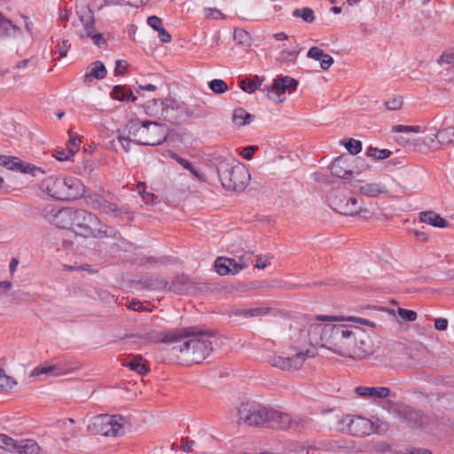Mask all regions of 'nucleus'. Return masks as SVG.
Masks as SVG:
<instances>
[{
	"label": "nucleus",
	"instance_id": "28",
	"mask_svg": "<svg viewBox=\"0 0 454 454\" xmlns=\"http://www.w3.org/2000/svg\"><path fill=\"white\" fill-rule=\"evenodd\" d=\"M160 117H162L163 120H169L171 118L170 111L178 109L180 106L179 102L172 98H167L160 101Z\"/></svg>",
	"mask_w": 454,
	"mask_h": 454
},
{
	"label": "nucleus",
	"instance_id": "49",
	"mask_svg": "<svg viewBox=\"0 0 454 454\" xmlns=\"http://www.w3.org/2000/svg\"><path fill=\"white\" fill-rule=\"evenodd\" d=\"M89 37H90L93 41V43L98 46L99 48H106L107 45V42L105 39L103 34L101 33H96L95 31Z\"/></svg>",
	"mask_w": 454,
	"mask_h": 454
},
{
	"label": "nucleus",
	"instance_id": "63",
	"mask_svg": "<svg viewBox=\"0 0 454 454\" xmlns=\"http://www.w3.org/2000/svg\"><path fill=\"white\" fill-rule=\"evenodd\" d=\"M71 16V11L67 8H59V18L62 21H67Z\"/></svg>",
	"mask_w": 454,
	"mask_h": 454
},
{
	"label": "nucleus",
	"instance_id": "17",
	"mask_svg": "<svg viewBox=\"0 0 454 454\" xmlns=\"http://www.w3.org/2000/svg\"><path fill=\"white\" fill-rule=\"evenodd\" d=\"M316 319L317 321H326V322L347 321V322H351V323H356V324H359L362 325H365V326H368L372 329L376 328V326H377L376 323H374L372 321H370V320L363 318V317H355V316L336 317V316L320 315V316H317Z\"/></svg>",
	"mask_w": 454,
	"mask_h": 454
},
{
	"label": "nucleus",
	"instance_id": "30",
	"mask_svg": "<svg viewBox=\"0 0 454 454\" xmlns=\"http://www.w3.org/2000/svg\"><path fill=\"white\" fill-rule=\"evenodd\" d=\"M254 119V116L247 113L244 108H237L233 112L232 121L241 127L251 123Z\"/></svg>",
	"mask_w": 454,
	"mask_h": 454
},
{
	"label": "nucleus",
	"instance_id": "16",
	"mask_svg": "<svg viewBox=\"0 0 454 454\" xmlns=\"http://www.w3.org/2000/svg\"><path fill=\"white\" fill-rule=\"evenodd\" d=\"M215 266L217 273L222 276L235 275L240 271V267H239L235 258L218 257L215 260Z\"/></svg>",
	"mask_w": 454,
	"mask_h": 454
},
{
	"label": "nucleus",
	"instance_id": "37",
	"mask_svg": "<svg viewBox=\"0 0 454 454\" xmlns=\"http://www.w3.org/2000/svg\"><path fill=\"white\" fill-rule=\"evenodd\" d=\"M66 184L69 189H76L78 191V194L80 195V199H87L90 197V195L86 194L85 186L79 179L70 178L66 181Z\"/></svg>",
	"mask_w": 454,
	"mask_h": 454
},
{
	"label": "nucleus",
	"instance_id": "7",
	"mask_svg": "<svg viewBox=\"0 0 454 454\" xmlns=\"http://www.w3.org/2000/svg\"><path fill=\"white\" fill-rule=\"evenodd\" d=\"M313 356V352L308 348H295L286 354L271 356L269 363L282 371L294 372L301 368L307 357Z\"/></svg>",
	"mask_w": 454,
	"mask_h": 454
},
{
	"label": "nucleus",
	"instance_id": "10",
	"mask_svg": "<svg viewBox=\"0 0 454 454\" xmlns=\"http://www.w3.org/2000/svg\"><path fill=\"white\" fill-rule=\"evenodd\" d=\"M74 368L66 363L43 362L35 366L29 373V378L37 380L47 377H60L71 373Z\"/></svg>",
	"mask_w": 454,
	"mask_h": 454
},
{
	"label": "nucleus",
	"instance_id": "20",
	"mask_svg": "<svg viewBox=\"0 0 454 454\" xmlns=\"http://www.w3.org/2000/svg\"><path fill=\"white\" fill-rule=\"evenodd\" d=\"M419 220L435 228L448 227V222L434 211H423L419 215Z\"/></svg>",
	"mask_w": 454,
	"mask_h": 454
},
{
	"label": "nucleus",
	"instance_id": "58",
	"mask_svg": "<svg viewBox=\"0 0 454 454\" xmlns=\"http://www.w3.org/2000/svg\"><path fill=\"white\" fill-rule=\"evenodd\" d=\"M258 149L257 146L250 145L243 148L241 152V156L246 160L252 159L253 155L254 154L255 151Z\"/></svg>",
	"mask_w": 454,
	"mask_h": 454
},
{
	"label": "nucleus",
	"instance_id": "51",
	"mask_svg": "<svg viewBox=\"0 0 454 454\" xmlns=\"http://www.w3.org/2000/svg\"><path fill=\"white\" fill-rule=\"evenodd\" d=\"M385 106L388 110H398L403 106V99L401 97L394 98L393 99L387 101Z\"/></svg>",
	"mask_w": 454,
	"mask_h": 454
},
{
	"label": "nucleus",
	"instance_id": "57",
	"mask_svg": "<svg viewBox=\"0 0 454 454\" xmlns=\"http://www.w3.org/2000/svg\"><path fill=\"white\" fill-rule=\"evenodd\" d=\"M270 263V257L269 255H262L257 258L255 267L257 269H264Z\"/></svg>",
	"mask_w": 454,
	"mask_h": 454
},
{
	"label": "nucleus",
	"instance_id": "3",
	"mask_svg": "<svg viewBox=\"0 0 454 454\" xmlns=\"http://www.w3.org/2000/svg\"><path fill=\"white\" fill-rule=\"evenodd\" d=\"M128 138L120 137L122 146L124 143L133 141L137 145L156 146L165 142L168 137V128L165 123L156 121L131 119L128 124Z\"/></svg>",
	"mask_w": 454,
	"mask_h": 454
},
{
	"label": "nucleus",
	"instance_id": "33",
	"mask_svg": "<svg viewBox=\"0 0 454 454\" xmlns=\"http://www.w3.org/2000/svg\"><path fill=\"white\" fill-rule=\"evenodd\" d=\"M436 140L442 145H448L454 141V127L440 129L435 134Z\"/></svg>",
	"mask_w": 454,
	"mask_h": 454
},
{
	"label": "nucleus",
	"instance_id": "4",
	"mask_svg": "<svg viewBox=\"0 0 454 454\" xmlns=\"http://www.w3.org/2000/svg\"><path fill=\"white\" fill-rule=\"evenodd\" d=\"M217 174L222 185L230 191H243L250 180L246 167L234 160H221L217 165Z\"/></svg>",
	"mask_w": 454,
	"mask_h": 454
},
{
	"label": "nucleus",
	"instance_id": "32",
	"mask_svg": "<svg viewBox=\"0 0 454 454\" xmlns=\"http://www.w3.org/2000/svg\"><path fill=\"white\" fill-rule=\"evenodd\" d=\"M16 170H19L20 172L24 174H30L34 177H39L45 174V171L43 168L36 167L31 163L25 162L21 160L20 158Z\"/></svg>",
	"mask_w": 454,
	"mask_h": 454
},
{
	"label": "nucleus",
	"instance_id": "39",
	"mask_svg": "<svg viewBox=\"0 0 454 454\" xmlns=\"http://www.w3.org/2000/svg\"><path fill=\"white\" fill-rule=\"evenodd\" d=\"M160 101L157 99H153L150 102H148L146 107H145V113L149 116L155 117L157 119H162V117H160Z\"/></svg>",
	"mask_w": 454,
	"mask_h": 454
},
{
	"label": "nucleus",
	"instance_id": "56",
	"mask_svg": "<svg viewBox=\"0 0 454 454\" xmlns=\"http://www.w3.org/2000/svg\"><path fill=\"white\" fill-rule=\"evenodd\" d=\"M439 62H443L446 64L454 63V50L450 51H443L440 56Z\"/></svg>",
	"mask_w": 454,
	"mask_h": 454
},
{
	"label": "nucleus",
	"instance_id": "55",
	"mask_svg": "<svg viewBox=\"0 0 454 454\" xmlns=\"http://www.w3.org/2000/svg\"><path fill=\"white\" fill-rule=\"evenodd\" d=\"M147 24L155 31L159 30L162 27L161 20L157 16H150L147 19Z\"/></svg>",
	"mask_w": 454,
	"mask_h": 454
},
{
	"label": "nucleus",
	"instance_id": "11",
	"mask_svg": "<svg viewBox=\"0 0 454 454\" xmlns=\"http://www.w3.org/2000/svg\"><path fill=\"white\" fill-rule=\"evenodd\" d=\"M43 215L56 226L63 229H72L75 209L72 207L57 208L48 205L43 209Z\"/></svg>",
	"mask_w": 454,
	"mask_h": 454
},
{
	"label": "nucleus",
	"instance_id": "62",
	"mask_svg": "<svg viewBox=\"0 0 454 454\" xmlns=\"http://www.w3.org/2000/svg\"><path fill=\"white\" fill-rule=\"evenodd\" d=\"M158 31V36L162 43H169L171 41L170 34L163 27H160Z\"/></svg>",
	"mask_w": 454,
	"mask_h": 454
},
{
	"label": "nucleus",
	"instance_id": "41",
	"mask_svg": "<svg viewBox=\"0 0 454 454\" xmlns=\"http://www.w3.org/2000/svg\"><path fill=\"white\" fill-rule=\"evenodd\" d=\"M19 162V158L14 156L1 155L0 165L7 169L16 170Z\"/></svg>",
	"mask_w": 454,
	"mask_h": 454
},
{
	"label": "nucleus",
	"instance_id": "50",
	"mask_svg": "<svg viewBox=\"0 0 454 454\" xmlns=\"http://www.w3.org/2000/svg\"><path fill=\"white\" fill-rule=\"evenodd\" d=\"M239 267H240V270L247 268L252 262V254L245 253L243 255L239 256L237 260Z\"/></svg>",
	"mask_w": 454,
	"mask_h": 454
},
{
	"label": "nucleus",
	"instance_id": "25",
	"mask_svg": "<svg viewBox=\"0 0 454 454\" xmlns=\"http://www.w3.org/2000/svg\"><path fill=\"white\" fill-rule=\"evenodd\" d=\"M124 366L137 372L140 375H145L148 372V367L145 360L140 356H135L131 358H128L124 364Z\"/></svg>",
	"mask_w": 454,
	"mask_h": 454
},
{
	"label": "nucleus",
	"instance_id": "23",
	"mask_svg": "<svg viewBox=\"0 0 454 454\" xmlns=\"http://www.w3.org/2000/svg\"><path fill=\"white\" fill-rule=\"evenodd\" d=\"M111 97L114 99L121 102H135L137 98L130 90L127 89L123 85L114 86Z\"/></svg>",
	"mask_w": 454,
	"mask_h": 454
},
{
	"label": "nucleus",
	"instance_id": "34",
	"mask_svg": "<svg viewBox=\"0 0 454 454\" xmlns=\"http://www.w3.org/2000/svg\"><path fill=\"white\" fill-rule=\"evenodd\" d=\"M148 1L149 0H105L104 4H102L99 9H102L104 6L111 5H129L137 8L146 4Z\"/></svg>",
	"mask_w": 454,
	"mask_h": 454
},
{
	"label": "nucleus",
	"instance_id": "53",
	"mask_svg": "<svg viewBox=\"0 0 454 454\" xmlns=\"http://www.w3.org/2000/svg\"><path fill=\"white\" fill-rule=\"evenodd\" d=\"M53 156L59 161L67 160L70 157L74 156V154L68 150H58L55 152Z\"/></svg>",
	"mask_w": 454,
	"mask_h": 454
},
{
	"label": "nucleus",
	"instance_id": "45",
	"mask_svg": "<svg viewBox=\"0 0 454 454\" xmlns=\"http://www.w3.org/2000/svg\"><path fill=\"white\" fill-rule=\"evenodd\" d=\"M205 19L207 20H225L226 16L216 8H204L203 10Z\"/></svg>",
	"mask_w": 454,
	"mask_h": 454
},
{
	"label": "nucleus",
	"instance_id": "31",
	"mask_svg": "<svg viewBox=\"0 0 454 454\" xmlns=\"http://www.w3.org/2000/svg\"><path fill=\"white\" fill-rule=\"evenodd\" d=\"M18 385L17 380L7 375L4 369L0 368V393H9Z\"/></svg>",
	"mask_w": 454,
	"mask_h": 454
},
{
	"label": "nucleus",
	"instance_id": "60",
	"mask_svg": "<svg viewBox=\"0 0 454 454\" xmlns=\"http://www.w3.org/2000/svg\"><path fill=\"white\" fill-rule=\"evenodd\" d=\"M71 44L69 43L68 40H63L61 43H59L58 45V51L61 57L67 56Z\"/></svg>",
	"mask_w": 454,
	"mask_h": 454
},
{
	"label": "nucleus",
	"instance_id": "44",
	"mask_svg": "<svg viewBox=\"0 0 454 454\" xmlns=\"http://www.w3.org/2000/svg\"><path fill=\"white\" fill-rule=\"evenodd\" d=\"M100 207H102V210L107 215L114 216H116L118 215V207L112 200H102Z\"/></svg>",
	"mask_w": 454,
	"mask_h": 454
},
{
	"label": "nucleus",
	"instance_id": "38",
	"mask_svg": "<svg viewBox=\"0 0 454 454\" xmlns=\"http://www.w3.org/2000/svg\"><path fill=\"white\" fill-rule=\"evenodd\" d=\"M16 440L4 434H0V448L7 451H15Z\"/></svg>",
	"mask_w": 454,
	"mask_h": 454
},
{
	"label": "nucleus",
	"instance_id": "15",
	"mask_svg": "<svg viewBox=\"0 0 454 454\" xmlns=\"http://www.w3.org/2000/svg\"><path fill=\"white\" fill-rule=\"evenodd\" d=\"M76 14L83 28L78 32L80 39L89 38L96 31L94 13L89 5L76 7Z\"/></svg>",
	"mask_w": 454,
	"mask_h": 454
},
{
	"label": "nucleus",
	"instance_id": "64",
	"mask_svg": "<svg viewBox=\"0 0 454 454\" xmlns=\"http://www.w3.org/2000/svg\"><path fill=\"white\" fill-rule=\"evenodd\" d=\"M129 308L134 311H140L143 309V305L140 301H132L129 303Z\"/></svg>",
	"mask_w": 454,
	"mask_h": 454
},
{
	"label": "nucleus",
	"instance_id": "14",
	"mask_svg": "<svg viewBox=\"0 0 454 454\" xmlns=\"http://www.w3.org/2000/svg\"><path fill=\"white\" fill-rule=\"evenodd\" d=\"M378 428L379 426L376 423L360 416L349 419L346 426L348 433L357 437L376 433Z\"/></svg>",
	"mask_w": 454,
	"mask_h": 454
},
{
	"label": "nucleus",
	"instance_id": "2",
	"mask_svg": "<svg viewBox=\"0 0 454 454\" xmlns=\"http://www.w3.org/2000/svg\"><path fill=\"white\" fill-rule=\"evenodd\" d=\"M161 340L175 342L172 348L174 354L187 364L201 363L213 349L210 337L202 333L182 336L170 333L161 338Z\"/></svg>",
	"mask_w": 454,
	"mask_h": 454
},
{
	"label": "nucleus",
	"instance_id": "35",
	"mask_svg": "<svg viewBox=\"0 0 454 454\" xmlns=\"http://www.w3.org/2000/svg\"><path fill=\"white\" fill-rule=\"evenodd\" d=\"M392 152L387 149H378L369 146L366 150V155L373 160H385L390 157Z\"/></svg>",
	"mask_w": 454,
	"mask_h": 454
},
{
	"label": "nucleus",
	"instance_id": "22",
	"mask_svg": "<svg viewBox=\"0 0 454 454\" xmlns=\"http://www.w3.org/2000/svg\"><path fill=\"white\" fill-rule=\"evenodd\" d=\"M20 33V27L0 12V36L11 37Z\"/></svg>",
	"mask_w": 454,
	"mask_h": 454
},
{
	"label": "nucleus",
	"instance_id": "29",
	"mask_svg": "<svg viewBox=\"0 0 454 454\" xmlns=\"http://www.w3.org/2000/svg\"><path fill=\"white\" fill-rule=\"evenodd\" d=\"M361 195L366 197H377L381 193H385L384 186L379 184H362L358 186Z\"/></svg>",
	"mask_w": 454,
	"mask_h": 454
},
{
	"label": "nucleus",
	"instance_id": "21",
	"mask_svg": "<svg viewBox=\"0 0 454 454\" xmlns=\"http://www.w3.org/2000/svg\"><path fill=\"white\" fill-rule=\"evenodd\" d=\"M270 309L264 307H257V308H249V309H232L229 317H241V318H248V317H255L266 315L269 313Z\"/></svg>",
	"mask_w": 454,
	"mask_h": 454
},
{
	"label": "nucleus",
	"instance_id": "61",
	"mask_svg": "<svg viewBox=\"0 0 454 454\" xmlns=\"http://www.w3.org/2000/svg\"><path fill=\"white\" fill-rule=\"evenodd\" d=\"M448 327V320L443 317H438L434 320V328L438 331H444Z\"/></svg>",
	"mask_w": 454,
	"mask_h": 454
},
{
	"label": "nucleus",
	"instance_id": "19",
	"mask_svg": "<svg viewBox=\"0 0 454 454\" xmlns=\"http://www.w3.org/2000/svg\"><path fill=\"white\" fill-rule=\"evenodd\" d=\"M356 393L363 397L387 398L390 395V389L385 387H357Z\"/></svg>",
	"mask_w": 454,
	"mask_h": 454
},
{
	"label": "nucleus",
	"instance_id": "48",
	"mask_svg": "<svg viewBox=\"0 0 454 454\" xmlns=\"http://www.w3.org/2000/svg\"><path fill=\"white\" fill-rule=\"evenodd\" d=\"M80 144L81 140L77 137L74 135H69V140L67 143V149H68L74 155L76 152L79 150Z\"/></svg>",
	"mask_w": 454,
	"mask_h": 454
},
{
	"label": "nucleus",
	"instance_id": "13",
	"mask_svg": "<svg viewBox=\"0 0 454 454\" xmlns=\"http://www.w3.org/2000/svg\"><path fill=\"white\" fill-rule=\"evenodd\" d=\"M125 418L121 415H101L97 419V424L106 436L115 437L123 433Z\"/></svg>",
	"mask_w": 454,
	"mask_h": 454
},
{
	"label": "nucleus",
	"instance_id": "5",
	"mask_svg": "<svg viewBox=\"0 0 454 454\" xmlns=\"http://www.w3.org/2000/svg\"><path fill=\"white\" fill-rule=\"evenodd\" d=\"M108 229L106 225L101 223L96 215L82 209H75L72 230L78 235L102 238L104 235H107Z\"/></svg>",
	"mask_w": 454,
	"mask_h": 454
},
{
	"label": "nucleus",
	"instance_id": "6",
	"mask_svg": "<svg viewBox=\"0 0 454 454\" xmlns=\"http://www.w3.org/2000/svg\"><path fill=\"white\" fill-rule=\"evenodd\" d=\"M328 207L333 211L344 215H359L367 219L375 215L378 210L377 203L372 200H327Z\"/></svg>",
	"mask_w": 454,
	"mask_h": 454
},
{
	"label": "nucleus",
	"instance_id": "9",
	"mask_svg": "<svg viewBox=\"0 0 454 454\" xmlns=\"http://www.w3.org/2000/svg\"><path fill=\"white\" fill-rule=\"evenodd\" d=\"M302 427V420L294 418L286 412L269 408L266 427L277 430L299 429Z\"/></svg>",
	"mask_w": 454,
	"mask_h": 454
},
{
	"label": "nucleus",
	"instance_id": "47",
	"mask_svg": "<svg viewBox=\"0 0 454 454\" xmlns=\"http://www.w3.org/2000/svg\"><path fill=\"white\" fill-rule=\"evenodd\" d=\"M397 314L402 319H403L405 321H409V322L415 321L418 317L416 311L405 309H402V308H399L397 309Z\"/></svg>",
	"mask_w": 454,
	"mask_h": 454
},
{
	"label": "nucleus",
	"instance_id": "40",
	"mask_svg": "<svg viewBox=\"0 0 454 454\" xmlns=\"http://www.w3.org/2000/svg\"><path fill=\"white\" fill-rule=\"evenodd\" d=\"M209 89L215 94H223L228 90L226 82L222 79H214L208 82Z\"/></svg>",
	"mask_w": 454,
	"mask_h": 454
},
{
	"label": "nucleus",
	"instance_id": "36",
	"mask_svg": "<svg viewBox=\"0 0 454 454\" xmlns=\"http://www.w3.org/2000/svg\"><path fill=\"white\" fill-rule=\"evenodd\" d=\"M294 17L301 18L305 22L311 23L315 20L314 11L309 7L297 8L293 12Z\"/></svg>",
	"mask_w": 454,
	"mask_h": 454
},
{
	"label": "nucleus",
	"instance_id": "54",
	"mask_svg": "<svg viewBox=\"0 0 454 454\" xmlns=\"http://www.w3.org/2000/svg\"><path fill=\"white\" fill-rule=\"evenodd\" d=\"M320 62V67L323 70H327L333 64V59L329 54H324L321 59H318Z\"/></svg>",
	"mask_w": 454,
	"mask_h": 454
},
{
	"label": "nucleus",
	"instance_id": "12",
	"mask_svg": "<svg viewBox=\"0 0 454 454\" xmlns=\"http://www.w3.org/2000/svg\"><path fill=\"white\" fill-rule=\"evenodd\" d=\"M298 82L288 75L278 76L274 81L270 87L265 89L267 97L274 102L281 103L285 100V92L288 90L289 93L294 91L297 88Z\"/></svg>",
	"mask_w": 454,
	"mask_h": 454
},
{
	"label": "nucleus",
	"instance_id": "18",
	"mask_svg": "<svg viewBox=\"0 0 454 454\" xmlns=\"http://www.w3.org/2000/svg\"><path fill=\"white\" fill-rule=\"evenodd\" d=\"M107 71L105 65L101 61H95L90 64L83 77L86 83L91 82L94 79L101 80L106 76Z\"/></svg>",
	"mask_w": 454,
	"mask_h": 454
},
{
	"label": "nucleus",
	"instance_id": "59",
	"mask_svg": "<svg viewBox=\"0 0 454 454\" xmlns=\"http://www.w3.org/2000/svg\"><path fill=\"white\" fill-rule=\"evenodd\" d=\"M128 66L129 65H128L127 61L122 60V59L117 60L115 63L114 74L116 75L123 74L127 70Z\"/></svg>",
	"mask_w": 454,
	"mask_h": 454
},
{
	"label": "nucleus",
	"instance_id": "24",
	"mask_svg": "<svg viewBox=\"0 0 454 454\" xmlns=\"http://www.w3.org/2000/svg\"><path fill=\"white\" fill-rule=\"evenodd\" d=\"M15 451L19 454H38L40 447L33 439H24L17 442Z\"/></svg>",
	"mask_w": 454,
	"mask_h": 454
},
{
	"label": "nucleus",
	"instance_id": "42",
	"mask_svg": "<svg viewBox=\"0 0 454 454\" xmlns=\"http://www.w3.org/2000/svg\"><path fill=\"white\" fill-rule=\"evenodd\" d=\"M346 149L352 155H356L362 151V142L354 138H350L348 142L343 143Z\"/></svg>",
	"mask_w": 454,
	"mask_h": 454
},
{
	"label": "nucleus",
	"instance_id": "52",
	"mask_svg": "<svg viewBox=\"0 0 454 454\" xmlns=\"http://www.w3.org/2000/svg\"><path fill=\"white\" fill-rule=\"evenodd\" d=\"M324 54H325V53L324 52L323 50H321L320 48H318L317 46H313L309 50V51L307 53V57L309 59H313L315 60H318V59H321V58L324 56Z\"/></svg>",
	"mask_w": 454,
	"mask_h": 454
},
{
	"label": "nucleus",
	"instance_id": "1",
	"mask_svg": "<svg viewBox=\"0 0 454 454\" xmlns=\"http://www.w3.org/2000/svg\"><path fill=\"white\" fill-rule=\"evenodd\" d=\"M308 336L313 346L325 348L343 357L362 360L376 351L372 336L357 325L317 323L310 325Z\"/></svg>",
	"mask_w": 454,
	"mask_h": 454
},
{
	"label": "nucleus",
	"instance_id": "26",
	"mask_svg": "<svg viewBox=\"0 0 454 454\" xmlns=\"http://www.w3.org/2000/svg\"><path fill=\"white\" fill-rule=\"evenodd\" d=\"M346 162L341 158H337L331 165V173L342 179H348L352 175V170L346 169Z\"/></svg>",
	"mask_w": 454,
	"mask_h": 454
},
{
	"label": "nucleus",
	"instance_id": "27",
	"mask_svg": "<svg viewBox=\"0 0 454 454\" xmlns=\"http://www.w3.org/2000/svg\"><path fill=\"white\" fill-rule=\"evenodd\" d=\"M171 158L180 164L184 168L189 170L191 174L200 181H204V174L196 167H194L188 160L180 157L176 153H173Z\"/></svg>",
	"mask_w": 454,
	"mask_h": 454
},
{
	"label": "nucleus",
	"instance_id": "8",
	"mask_svg": "<svg viewBox=\"0 0 454 454\" xmlns=\"http://www.w3.org/2000/svg\"><path fill=\"white\" fill-rule=\"evenodd\" d=\"M269 408L257 403H241L238 421L248 427H266Z\"/></svg>",
	"mask_w": 454,
	"mask_h": 454
},
{
	"label": "nucleus",
	"instance_id": "46",
	"mask_svg": "<svg viewBox=\"0 0 454 454\" xmlns=\"http://www.w3.org/2000/svg\"><path fill=\"white\" fill-rule=\"evenodd\" d=\"M239 87L247 93H253L258 89L259 84H257L254 80H242L239 82Z\"/></svg>",
	"mask_w": 454,
	"mask_h": 454
},
{
	"label": "nucleus",
	"instance_id": "43",
	"mask_svg": "<svg viewBox=\"0 0 454 454\" xmlns=\"http://www.w3.org/2000/svg\"><path fill=\"white\" fill-rule=\"evenodd\" d=\"M299 54V51L293 50H282L279 52L278 60L281 62H292L294 61Z\"/></svg>",
	"mask_w": 454,
	"mask_h": 454
}]
</instances>
